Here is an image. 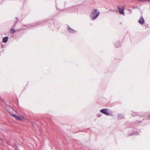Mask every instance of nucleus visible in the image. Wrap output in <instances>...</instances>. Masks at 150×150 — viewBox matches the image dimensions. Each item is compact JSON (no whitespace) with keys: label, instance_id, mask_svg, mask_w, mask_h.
I'll return each instance as SVG.
<instances>
[{"label":"nucleus","instance_id":"1","mask_svg":"<svg viewBox=\"0 0 150 150\" xmlns=\"http://www.w3.org/2000/svg\"><path fill=\"white\" fill-rule=\"evenodd\" d=\"M100 13V11L97 9H93L91 11L90 16L92 19H96L98 18Z\"/></svg>","mask_w":150,"mask_h":150},{"label":"nucleus","instance_id":"2","mask_svg":"<svg viewBox=\"0 0 150 150\" xmlns=\"http://www.w3.org/2000/svg\"><path fill=\"white\" fill-rule=\"evenodd\" d=\"M100 111L104 114L108 116H112V112L111 110L109 111L107 109H103L100 110Z\"/></svg>","mask_w":150,"mask_h":150},{"label":"nucleus","instance_id":"3","mask_svg":"<svg viewBox=\"0 0 150 150\" xmlns=\"http://www.w3.org/2000/svg\"><path fill=\"white\" fill-rule=\"evenodd\" d=\"M125 8V6L119 5L118 6L117 8L119 10V12L120 14H123L124 13V10Z\"/></svg>","mask_w":150,"mask_h":150},{"label":"nucleus","instance_id":"4","mask_svg":"<svg viewBox=\"0 0 150 150\" xmlns=\"http://www.w3.org/2000/svg\"><path fill=\"white\" fill-rule=\"evenodd\" d=\"M67 29L69 32L71 33H73L76 32V30H74L73 29H72L69 26H67Z\"/></svg>","mask_w":150,"mask_h":150},{"label":"nucleus","instance_id":"5","mask_svg":"<svg viewBox=\"0 0 150 150\" xmlns=\"http://www.w3.org/2000/svg\"><path fill=\"white\" fill-rule=\"evenodd\" d=\"M8 37L7 36L4 37L3 39V42H4L5 43L8 41Z\"/></svg>","mask_w":150,"mask_h":150},{"label":"nucleus","instance_id":"6","mask_svg":"<svg viewBox=\"0 0 150 150\" xmlns=\"http://www.w3.org/2000/svg\"><path fill=\"white\" fill-rule=\"evenodd\" d=\"M13 116L15 117L17 119L19 120H21L22 118L21 117H19L18 116H16L15 115H12Z\"/></svg>","mask_w":150,"mask_h":150},{"label":"nucleus","instance_id":"7","mask_svg":"<svg viewBox=\"0 0 150 150\" xmlns=\"http://www.w3.org/2000/svg\"><path fill=\"white\" fill-rule=\"evenodd\" d=\"M144 19H139L138 21L139 23L141 24H143L144 22Z\"/></svg>","mask_w":150,"mask_h":150},{"label":"nucleus","instance_id":"8","mask_svg":"<svg viewBox=\"0 0 150 150\" xmlns=\"http://www.w3.org/2000/svg\"><path fill=\"white\" fill-rule=\"evenodd\" d=\"M15 30L14 29H12L11 30L10 33H11L13 34L15 32Z\"/></svg>","mask_w":150,"mask_h":150},{"label":"nucleus","instance_id":"9","mask_svg":"<svg viewBox=\"0 0 150 150\" xmlns=\"http://www.w3.org/2000/svg\"><path fill=\"white\" fill-rule=\"evenodd\" d=\"M139 15L140 16V17H137V18H139V19H143V18L142 17V16H141V14L140 13Z\"/></svg>","mask_w":150,"mask_h":150},{"label":"nucleus","instance_id":"10","mask_svg":"<svg viewBox=\"0 0 150 150\" xmlns=\"http://www.w3.org/2000/svg\"><path fill=\"white\" fill-rule=\"evenodd\" d=\"M132 115L133 116H136L137 115V113H133V114H132Z\"/></svg>","mask_w":150,"mask_h":150},{"label":"nucleus","instance_id":"11","mask_svg":"<svg viewBox=\"0 0 150 150\" xmlns=\"http://www.w3.org/2000/svg\"><path fill=\"white\" fill-rule=\"evenodd\" d=\"M148 119L149 120H150V115H149V117H148Z\"/></svg>","mask_w":150,"mask_h":150}]
</instances>
